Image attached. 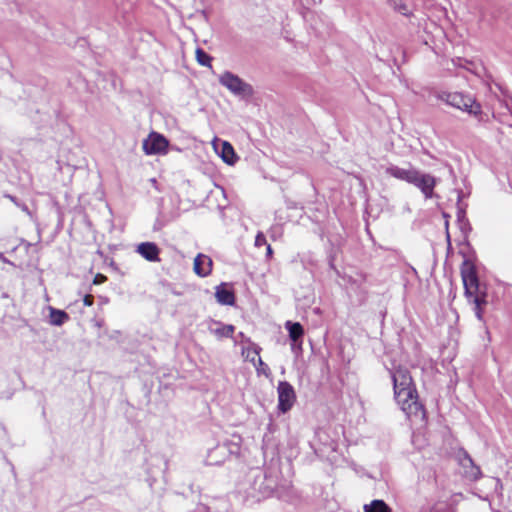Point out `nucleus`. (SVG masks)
<instances>
[{"instance_id":"8","label":"nucleus","mask_w":512,"mask_h":512,"mask_svg":"<svg viewBox=\"0 0 512 512\" xmlns=\"http://www.w3.org/2000/svg\"><path fill=\"white\" fill-rule=\"evenodd\" d=\"M272 485V495H275L279 500L289 503L295 504L299 498L300 494L291 484V482H269Z\"/></svg>"},{"instance_id":"15","label":"nucleus","mask_w":512,"mask_h":512,"mask_svg":"<svg viewBox=\"0 0 512 512\" xmlns=\"http://www.w3.org/2000/svg\"><path fill=\"white\" fill-rule=\"evenodd\" d=\"M212 260L203 254L197 255L194 259V271L199 276H207L211 272Z\"/></svg>"},{"instance_id":"14","label":"nucleus","mask_w":512,"mask_h":512,"mask_svg":"<svg viewBox=\"0 0 512 512\" xmlns=\"http://www.w3.org/2000/svg\"><path fill=\"white\" fill-rule=\"evenodd\" d=\"M415 171L416 169L411 166L408 168H402L396 165H390L385 170L386 174L389 176L406 181L408 183H410Z\"/></svg>"},{"instance_id":"6","label":"nucleus","mask_w":512,"mask_h":512,"mask_svg":"<svg viewBox=\"0 0 512 512\" xmlns=\"http://www.w3.org/2000/svg\"><path fill=\"white\" fill-rule=\"evenodd\" d=\"M168 147V139L155 131L150 132L142 143V149L146 155H166Z\"/></svg>"},{"instance_id":"5","label":"nucleus","mask_w":512,"mask_h":512,"mask_svg":"<svg viewBox=\"0 0 512 512\" xmlns=\"http://www.w3.org/2000/svg\"><path fill=\"white\" fill-rule=\"evenodd\" d=\"M219 83L234 95L242 98H248L253 94V88L250 84L229 71L224 72L219 77Z\"/></svg>"},{"instance_id":"26","label":"nucleus","mask_w":512,"mask_h":512,"mask_svg":"<svg viewBox=\"0 0 512 512\" xmlns=\"http://www.w3.org/2000/svg\"><path fill=\"white\" fill-rule=\"evenodd\" d=\"M93 301H94V298L90 294L85 295V297L83 299V303H84L85 306H92L93 305Z\"/></svg>"},{"instance_id":"23","label":"nucleus","mask_w":512,"mask_h":512,"mask_svg":"<svg viewBox=\"0 0 512 512\" xmlns=\"http://www.w3.org/2000/svg\"><path fill=\"white\" fill-rule=\"evenodd\" d=\"M255 367L259 374L261 373L264 374L265 376H268L270 373L269 367L262 361L260 357H258Z\"/></svg>"},{"instance_id":"2","label":"nucleus","mask_w":512,"mask_h":512,"mask_svg":"<svg viewBox=\"0 0 512 512\" xmlns=\"http://www.w3.org/2000/svg\"><path fill=\"white\" fill-rule=\"evenodd\" d=\"M461 276L468 302L474 304V312L479 321H483V307L487 304L486 292L479 284L474 266L465 261L461 268Z\"/></svg>"},{"instance_id":"18","label":"nucleus","mask_w":512,"mask_h":512,"mask_svg":"<svg viewBox=\"0 0 512 512\" xmlns=\"http://www.w3.org/2000/svg\"><path fill=\"white\" fill-rule=\"evenodd\" d=\"M215 297L217 301L222 305H233L235 302V296L233 292L226 289L224 286L217 288Z\"/></svg>"},{"instance_id":"11","label":"nucleus","mask_w":512,"mask_h":512,"mask_svg":"<svg viewBox=\"0 0 512 512\" xmlns=\"http://www.w3.org/2000/svg\"><path fill=\"white\" fill-rule=\"evenodd\" d=\"M458 462L461 467L462 475L469 480H477L481 474L479 467H477L470 456L463 450L457 454Z\"/></svg>"},{"instance_id":"19","label":"nucleus","mask_w":512,"mask_h":512,"mask_svg":"<svg viewBox=\"0 0 512 512\" xmlns=\"http://www.w3.org/2000/svg\"><path fill=\"white\" fill-rule=\"evenodd\" d=\"M260 351L261 348L259 346H257L254 343H251L249 347L242 349V355L245 357L247 361L253 363V365L256 366Z\"/></svg>"},{"instance_id":"22","label":"nucleus","mask_w":512,"mask_h":512,"mask_svg":"<svg viewBox=\"0 0 512 512\" xmlns=\"http://www.w3.org/2000/svg\"><path fill=\"white\" fill-rule=\"evenodd\" d=\"M196 59L197 62L202 66H210L212 61V57L201 48L196 50Z\"/></svg>"},{"instance_id":"16","label":"nucleus","mask_w":512,"mask_h":512,"mask_svg":"<svg viewBox=\"0 0 512 512\" xmlns=\"http://www.w3.org/2000/svg\"><path fill=\"white\" fill-rule=\"evenodd\" d=\"M213 325L215 327L210 326L209 331L219 339L231 338L235 331V327L230 324L225 325L220 322H214Z\"/></svg>"},{"instance_id":"21","label":"nucleus","mask_w":512,"mask_h":512,"mask_svg":"<svg viewBox=\"0 0 512 512\" xmlns=\"http://www.w3.org/2000/svg\"><path fill=\"white\" fill-rule=\"evenodd\" d=\"M68 319V314L61 310L51 309L50 322L53 325L61 326Z\"/></svg>"},{"instance_id":"1","label":"nucleus","mask_w":512,"mask_h":512,"mask_svg":"<svg viewBox=\"0 0 512 512\" xmlns=\"http://www.w3.org/2000/svg\"><path fill=\"white\" fill-rule=\"evenodd\" d=\"M394 397L402 411L414 422L425 421V410L418 402L417 392L410 372L403 367H398L392 373Z\"/></svg>"},{"instance_id":"31","label":"nucleus","mask_w":512,"mask_h":512,"mask_svg":"<svg viewBox=\"0 0 512 512\" xmlns=\"http://www.w3.org/2000/svg\"><path fill=\"white\" fill-rule=\"evenodd\" d=\"M267 255L268 256H271L272 255V248L270 245H267Z\"/></svg>"},{"instance_id":"25","label":"nucleus","mask_w":512,"mask_h":512,"mask_svg":"<svg viewBox=\"0 0 512 512\" xmlns=\"http://www.w3.org/2000/svg\"><path fill=\"white\" fill-rule=\"evenodd\" d=\"M395 9L403 15H408V8L405 4H399Z\"/></svg>"},{"instance_id":"17","label":"nucleus","mask_w":512,"mask_h":512,"mask_svg":"<svg viewBox=\"0 0 512 512\" xmlns=\"http://www.w3.org/2000/svg\"><path fill=\"white\" fill-rule=\"evenodd\" d=\"M220 156L222 160L228 165H233L238 160L233 146L227 141L222 142Z\"/></svg>"},{"instance_id":"9","label":"nucleus","mask_w":512,"mask_h":512,"mask_svg":"<svg viewBox=\"0 0 512 512\" xmlns=\"http://www.w3.org/2000/svg\"><path fill=\"white\" fill-rule=\"evenodd\" d=\"M278 392V408L281 412L286 413L289 411L296 399L293 386L286 382L280 381L277 387Z\"/></svg>"},{"instance_id":"12","label":"nucleus","mask_w":512,"mask_h":512,"mask_svg":"<svg viewBox=\"0 0 512 512\" xmlns=\"http://www.w3.org/2000/svg\"><path fill=\"white\" fill-rule=\"evenodd\" d=\"M285 328L289 333V337L292 340L291 349L293 351L300 350L302 345V337L304 335V329L298 322L287 321Z\"/></svg>"},{"instance_id":"3","label":"nucleus","mask_w":512,"mask_h":512,"mask_svg":"<svg viewBox=\"0 0 512 512\" xmlns=\"http://www.w3.org/2000/svg\"><path fill=\"white\" fill-rule=\"evenodd\" d=\"M437 98L446 104L469 113L470 115L478 116L481 113V106L475 99L469 95H464L459 92H439Z\"/></svg>"},{"instance_id":"30","label":"nucleus","mask_w":512,"mask_h":512,"mask_svg":"<svg viewBox=\"0 0 512 512\" xmlns=\"http://www.w3.org/2000/svg\"><path fill=\"white\" fill-rule=\"evenodd\" d=\"M0 260L3 261L4 263H8L10 265H14L12 262H10L7 258L4 257L2 252H0Z\"/></svg>"},{"instance_id":"24","label":"nucleus","mask_w":512,"mask_h":512,"mask_svg":"<svg viewBox=\"0 0 512 512\" xmlns=\"http://www.w3.org/2000/svg\"><path fill=\"white\" fill-rule=\"evenodd\" d=\"M266 244H267V242H266V238H265L264 234L262 232H259L255 238V246L261 247L262 245H266Z\"/></svg>"},{"instance_id":"20","label":"nucleus","mask_w":512,"mask_h":512,"mask_svg":"<svg viewBox=\"0 0 512 512\" xmlns=\"http://www.w3.org/2000/svg\"><path fill=\"white\" fill-rule=\"evenodd\" d=\"M364 512H391V509L383 500H373L364 505Z\"/></svg>"},{"instance_id":"10","label":"nucleus","mask_w":512,"mask_h":512,"mask_svg":"<svg viewBox=\"0 0 512 512\" xmlns=\"http://www.w3.org/2000/svg\"><path fill=\"white\" fill-rule=\"evenodd\" d=\"M410 184H413L419 188L424 194L425 198H431L433 196L434 187L436 185V179L432 175L421 173L416 169Z\"/></svg>"},{"instance_id":"13","label":"nucleus","mask_w":512,"mask_h":512,"mask_svg":"<svg viewBox=\"0 0 512 512\" xmlns=\"http://www.w3.org/2000/svg\"><path fill=\"white\" fill-rule=\"evenodd\" d=\"M136 251L146 260L150 262L160 261L159 248L153 242H143L137 246Z\"/></svg>"},{"instance_id":"29","label":"nucleus","mask_w":512,"mask_h":512,"mask_svg":"<svg viewBox=\"0 0 512 512\" xmlns=\"http://www.w3.org/2000/svg\"><path fill=\"white\" fill-rule=\"evenodd\" d=\"M18 207H20L22 211H24L25 213L30 215V211H29L28 207L25 204H19Z\"/></svg>"},{"instance_id":"27","label":"nucleus","mask_w":512,"mask_h":512,"mask_svg":"<svg viewBox=\"0 0 512 512\" xmlns=\"http://www.w3.org/2000/svg\"><path fill=\"white\" fill-rule=\"evenodd\" d=\"M105 280H106V277H105L104 275H102V274H98V275H96V277L94 278L93 283H94V284H101V283H103Z\"/></svg>"},{"instance_id":"7","label":"nucleus","mask_w":512,"mask_h":512,"mask_svg":"<svg viewBox=\"0 0 512 512\" xmlns=\"http://www.w3.org/2000/svg\"><path fill=\"white\" fill-rule=\"evenodd\" d=\"M238 445L234 443L217 444L207 451L205 462L208 465L223 463L230 454L238 452Z\"/></svg>"},{"instance_id":"28","label":"nucleus","mask_w":512,"mask_h":512,"mask_svg":"<svg viewBox=\"0 0 512 512\" xmlns=\"http://www.w3.org/2000/svg\"><path fill=\"white\" fill-rule=\"evenodd\" d=\"M5 197H7L8 199H10L16 206H19V202L18 200L14 197V196H11V195H5Z\"/></svg>"},{"instance_id":"4","label":"nucleus","mask_w":512,"mask_h":512,"mask_svg":"<svg viewBox=\"0 0 512 512\" xmlns=\"http://www.w3.org/2000/svg\"><path fill=\"white\" fill-rule=\"evenodd\" d=\"M244 492V502L255 504L272 495V485L268 482H240Z\"/></svg>"}]
</instances>
